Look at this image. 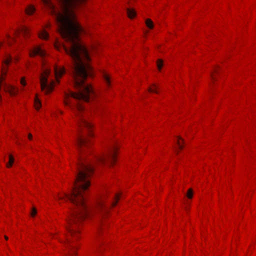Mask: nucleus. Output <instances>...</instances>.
Listing matches in <instances>:
<instances>
[{"label":"nucleus","mask_w":256,"mask_h":256,"mask_svg":"<svg viewBox=\"0 0 256 256\" xmlns=\"http://www.w3.org/2000/svg\"><path fill=\"white\" fill-rule=\"evenodd\" d=\"M127 14L129 18H132L136 16V12L133 8H128L126 9Z\"/></svg>","instance_id":"nucleus-8"},{"label":"nucleus","mask_w":256,"mask_h":256,"mask_svg":"<svg viewBox=\"0 0 256 256\" xmlns=\"http://www.w3.org/2000/svg\"><path fill=\"white\" fill-rule=\"evenodd\" d=\"M54 71L56 80H52L50 82H48V78L50 75V70L48 68H44L43 72L40 76L41 89L46 94H48L53 90L56 82L59 83V79L66 72V69L64 67L55 66Z\"/></svg>","instance_id":"nucleus-2"},{"label":"nucleus","mask_w":256,"mask_h":256,"mask_svg":"<svg viewBox=\"0 0 256 256\" xmlns=\"http://www.w3.org/2000/svg\"><path fill=\"white\" fill-rule=\"evenodd\" d=\"M46 54V52L40 46L35 47L30 53V56H34L36 55H38L41 57H44Z\"/></svg>","instance_id":"nucleus-4"},{"label":"nucleus","mask_w":256,"mask_h":256,"mask_svg":"<svg viewBox=\"0 0 256 256\" xmlns=\"http://www.w3.org/2000/svg\"><path fill=\"white\" fill-rule=\"evenodd\" d=\"M1 99H2V97H1V96H0V100H1Z\"/></svg>","instance_id":"nucleus-25"},{"label":"nucleus","mask_w":256,"mask_h":256,"mask_svg":"<svg viewBox=\"0 0 256 256\" xmlns=\"http://www.w3.org/2000/svg\"><path fill=\"white\" fill-rule=\"evenodd\" d=\"M211 77H212V80H214V74H213V73H212L211 74Z\"/></svg>","instance_id":"nucleus-23"},{"label":"nucleus","mask_w":256,"mask_h":256,"mask_svg":"<svg viewBox=\"0 0 256 256\" xmlns=\"http://www.w3.org/2000/svg\"><path fill=\"white\" fill-rule=\"evenodd\" d=\"M103 78L107 86H110V78L105 72H103Z\"/></svg>","instance_id":"nucleus-10"},{"label":"nucleus","mask_w":256,"mask_h":256,"mask_svg":"<svg viewBox=\"0 0 256 256\" xmlns=\"http://www.w3.org/2000/svg\"><path fill=\"white\" fill-rule=\"evenodd\" d=\"M38 36L42 39L47 40L48 38V34L44 30H43L38 33Z\"/></svg>","instance_id":"nucleus-9"},{"label":"nucleus","mask_w":256,"mask_h":256,"mask_svg":"<svg viewBox=\"0 0 256 256\" xmlns=\"http://www.w3.org/2000/svg\"><path fill=\"white\" fill-rule=\"evenodd\" d=\"M4 90L6 92H8L11 96L16 95L18 92V89L12 85L4 84Z\"/></svg>","instance_id":"nucleus-5"},{"label":"nucleus","mask_w":256,"mask_h":256,"mask_svg":"<svg viewBox=\"0 0 256 256\" xmlns=\"http://www.w3.org/2000/svg\"><path fill=\"white\" fill-rule=\"evenodd\" d=\"M36 212H37V211H36V210L35 208H33L32 210V212H31V216H36Z\"/></svg>","instance_id":"nucleus-19"},{"label":"nucleus","mask_w":256,"mask_h":256,"mask_svg":"<svg viewBox=\"0 0 256 256\" xmlns=\"http://www.w3.org/2000/svg\"><path fill=\"white\" fill-rule=\"evenodd\" d=\"M12 61V57L10 56H8L4 62V66H3L2 68V75L4 76L6 73V68L5 66H8Z\"/></svg>","instance_id":"nucleus-7"},{"label":"nucleus","mask_w":256,"mask_h":256,"mask_svg":"<svg viewBox=\"0 0 256 256\" xmlns=\"http://www.w3.org/2000/svg\"><path fill=\"white\" fill-rule=\"evenodd\" d=\"M35 11V8L32 6H29L26 9V12L28 14H32Z\"/></svg>","instance_id":"nucleus-11"},{"label":"nucleus","mask_w":256,"mask_h":256,"mask_svg":"<svg viewBox=\"0 0 256 256\" xmlns=\"http://www.w3.org/2000/svg\"><path fill=\"white\" fill-rule=\"evenodd\" d=\"M20 84H21L22 86H26V82L25 79H24V78H21V80H20Z\"/></svg>","instance_id":"nucleus-20"},{"label":"nucleus","mask_w":256,"mask_h":256,"mask_svg":"<svg viewBox=\"0 0 256 256\" xmlns=\"http://www.w3.org/2000/svg\"><path fill=\"white\" fill-rule=\"evenodd\" d=\"M146 24L147 26V27L149 28H154V24H153V22L150 19V18H147L146 20Z\"/></svg>","instance_id":"nucleus-13"},{"label":"nucleus","mask_w":256,"mask_h":256,"mask_svg":"<svg viewBox=\"0 0 256 256\" xmlns=\"http://www.w3.org/2000/svg\"><path fill=\"white\" fill-rule=\"evenodd\" d=\"M4 238L6 240H8V237L6 236H4Z\"/></svg>","instance_id":"nucleus-24"},{"label":"nucleus","mask_w":256,"mask_h":256,"mask_svg":"<svg viewBox=\"0 0 256 256\" xmlns=\"http://www.w3.org/2000/svg\"><path fill=\"white\" fill-rule=\"evenodd\" d=\"M181 141H183V140L182 139H181L180 138H178V139L177 144H178V145L180 149L182 148V146L181 144Z\"/></svg>","instance_id":"nucleus-18"},{"label":"nucleus","mask_w":256,"mask_h":256,"mask_svg":"<svg viewBox=\"0 0 256 256\" xmlns=\"http://www.w3.org/2000/svg\"><path fill=\"white\" fill-rule=\"evenodd\" d=\"M116 155V148L113 146L109 150L108 154L104 156L96 157V160L101 164L109 163L113 164L115 162Z\"/></svg>","instance_id":"nucleus-3"},{"label":"nucleus","mask_w":256,"mask_h":256,"mask_svg":"<svg viewBox=\"0 0 256 256\" xmlns=\"http://www.w3.org/2000/svg\"><path fill=\"white\" fill-rule=\"evenodd\" d=\"M34 106L37 110H38L41 106L40 101L36 96L34 98Z\"/></svg>","instance_id":"nucleus-12"},{"label":"nucleus","mask_w":256,"mask_h":256,"mask_svg":"<svg viewBox=\"0 0 256 256\" xmlns=\"http://www.w3.org/2000/svg\"><path fill=\"white\" fill-rule=\"evenodd\" d=\"M152 86L154 87V88H152V87L149 88L148 91L150 92H154V93H156V94H158V92L156 90V89L158 88L156 84H152Z\"/></svg>","instance_id":"nucleus-14"},{"label":"nucleus","mask_w":256,"mask_h":256,"mask_svg":"<svg viewBox=\"0 0 256 256\" xmlns=\"http://www.w3.org/2000/svg\"><path fill=\"white\" fill-rule=\"evenodd\" d=\"M157 66L158 70L160 71L163 66V62L162 60L159 59L157 60Z\"/></svg>","instance_id":"nucleus-16"},{"label":"nucleus","mask_w":256,"mask_h":256,"mask_svg":"<svg viewBox=\"0 0 256 256\" xmlns=\"http://www.w3.org/2000/svg\"><path fill=\"white\" fill-rule=\"evenodd\" d=\"M20 33H22L24 36H26L29 34V30L28 28L22 26L20 30L14 32V35L17 36Z\"/></svg>","instance_id":"nucleus-6"},{"label":"nucleus","mask_w":256,"mask_h":256,"mask_svg":"<svg viewBox=\"0 0 256 256\" xmlns=\"http://www.w3.org/2000/svg\"><path fill=\"white\" fill-rule=\"evenodd\" d=\"M14 162V158L12 155H10L9 156V162L6 164V166L8 168H10L12 165L13 162Z\"/></svg>","instance_id":"nucleus-15"},{"label":"nucleus","mask_w":256,"mask_h":256,"mask_svg":"<svg viewBox=\"0 0 256 256\" xmlns=\"http://www.w3.org/2000/svg\"><path fill=\"white\" fill-rule=\"evenodd\" d=\"M96 112H98V114H100L102 112V110L101 108H98V110H96Z\"/></svg>","instance_id":"nucleus-21"},{"label":"nucleus","mask_w":256,"mask_h":256,"mask_svg":"<svg viewBox=\"0 0 256 256\" xmlns=\"http://www.w3.org/2000/svg\"><path fill=\"white\" fill-rule=\"evenodd\" d=\"M76 144L80 156L76 165V174L74 186L70 194H64L58 196L59 200H68L76 208V210H72L66 220V228L69 235L66 236L64 242L69 249V256H74L76 254L78 248L74 242L78 238L79 230L77 227L79 226L81 222L94 210L102 214H107L110 208L116 205L120 197V194H116L114 200L110 204H106V196L104 194L98 200L94 210L89 208L86 203V196L90 185V178L93 172L94 168L86 160L85 154L83 153L86 149L90 148V142L87 136L80 133L76 138Z\"/></svg>","instance_id":"nucleus-1"},{"label":"nucleus","mask_w":256,"mask_h":256,"mask_svg":"<svg viewBox=\"0 0 256 256\" xmlns=\"http://www.w3.org/2000/svg\"><path fill=\"white\" fill-rule=\"evenodd\" d=\"M193 196V192L192 188H190L186 194V196L188 198H192Z\"/></svg>","instance_id":"nucleus-17"},{"label":"nucleus","mask_w":256,"mask_h":256,"mask_svg":"<svg viewBox=\"0 0 256 256\" xmlns=\"http://www.w3.org/2000/svg\"><path fill=\"white\" fill-rule=\"evenodd\" d=\"M28 138L30 140H32V136L31 134H28Z\"/></svg>","instance_id":"nucleus-22"}]
</instances>
